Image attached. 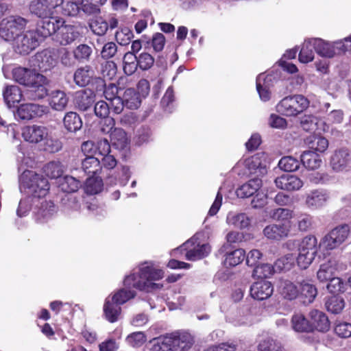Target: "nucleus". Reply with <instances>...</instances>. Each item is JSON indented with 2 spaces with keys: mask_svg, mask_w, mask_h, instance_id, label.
Returning a JSON list of instances; mask_svg holds the SVG:
<instances>
[{
  "mask_svg": "<svg viewBox=\"0 0 351 351\" xmlns=\"http://www.w3.org/2000/svg\"><path fill=\"white\" fill-rule=\"evenodd\" d=\"M163 276V271L155 267L152 262H145L139 266L138 273H132L125 278V287L110 295V298L115 303L122 305L136 296V292L128 288L149 291L158 287V284L154 282L162 279Z\"/></svg>",
  "mask_w": 351,
  "mask_h": 351,
  "instance_id": "nucleus-1",
  "label": "nucleus"
},
{
  "mask_svg": "<svg viewBox=\"0 0 351 351\" xmlns=\"http://www.w3.org/2000/svg\"><path fill=\"white\" fill-rule=\"evenodd\" d=\"M12 75L19 84L32 88L29 96L31 99H40L47 95V90L45 86L47 79L35 69L19 66L13 69Z\"/></svg>",
  "mask_w": 351,
  "mask_h": 351,
  "instance_id": "nucleus-2",
  "label": "nucleus"
},
{
  "mask_svg": "<svg viewBox=\"0 0 351 351\" xmlns=\"http://www.w3.org/2000/svg\"><path fill=\"white\" fill-rule=\"evenodd\" d=\"M19 181L21 190L38 202L47 195L49 190L48 180L32 171H25Z\"/></svg>",
  "mask_w": 351,
  "mask_h": 351,
  "instance_id": "nucleus-3",
  "label": "nucleus"
},
{
  "mask_svg": "<svg viewBox=\"0 0 351 351\" xmlns=\"http://www.w3.org/2000/svg\"><path fill=\"white\" fill-rule=\"evenodd\" d=\"M309 101L302 95L288 96L280 100L276 106V111L287 117H295L304 111Z\"/></svg>",
  "mask_w": 351,
  "mask_h": 351,
  "instance_id": "nucleus-4",
  "label": "nucleus"
},
{
  "mask_svg": "<svg viewBox=\"0 0 351 351\" xmlns=\"http://www.w3.org/2000/svg\"><path fill=\"white\" fill-rule=\"evenodd\" d=\"M27 20L20 16H10L0 23V37L8 42L14 40L23 32Z\"/></svg>",
  "mask_w": 351,
  "mask_h": 351,
  "instance_id": "nucleus-5",
  "label": "nucleus"
},
{
  "mask_svg": "<svg viewBox=\"0 0 351 351\" xmlns=\"http://www.w3.org/2000/svg\"><path fill=\"white\" fill-rule=\"evenodd\" d=\"M314 50L321 56L332 58L337 54H340L348 50V47L344 42L351 43V35L333 43L325 41L321 38H314Z\"/></svg>",
  "mask_w": 351,
  "mask_h": 351,
  "instance_id": "nucleus-6",
  "label": "nucleus"
},
{
  "mask_svg": "<svg viewBox=\"0 0 351 351\" xmlns=\"http://www.w3.org/2000/svg\"><path fill=\"white\" fill-rule=\"evenodd\" d=\"M198 237L195 234L180 247L173 251V255L182 250L186 251L185 256L188 261H196L207 256L210 252V247L208 244H200L197 242Z\"/></svg>",
  "mask_w": 351,
  "mask_h": 351,
  "instance_id": "nucleus-7",
  "label": "nucleus"
},
{
  "mask_svg": "<svg viewBox=\"0 0 351 351\" xmlns=\"http://www.w3.org/2000/svg\"><path fill=\"white\" fill-rule=\"evenodd\" d=\"M350 234V228L347 224L338 226L332 229L321 240L319 246L326 250H334L346 241Z\"/></svg>",
  "mask_w": 351,
  "mask_h": 351,
  "instance_id": "nucleus-8",
  "label": "nucleus"
},
{
  "mask_svg": "<svg viewBox=\"0 0 351 351\" xmlns=\"http://www.w3.org/2000/svg\"><path fill=\"white\" fill-rule=\"evenodd\" d=\"M293 261V256L287 254L284 258L278 259L274 266L267 263L257 265L254 269L253 276L257 278H269L278 270L289 269Z\"/></svg>",
  "mask_w": 351,
  "mask_h": 351,
  "instance_id": "nucleus-9",
  "label": "nucleus"
},
{
  "mask_svg": "<svg viewBox=\"0 0 351 351\" xmlns=\"http://www.w3.org/2000/svg\"><path fill=\"white\" fill-rule=\"evenodd\" d=\"M40 38L36 30L26 31L19 34L14 40L13 45L17 53L27 54L38 45Z\"/></svg>",
  "mask_w": 351,
  "mask_h": 351,
  "instance_id": "nucleus-10",
  "label": "nucleus"
},
{
  "mask_svg": "<svg viewBox=\"0 0 351 351\" xmlns=\"http://www.w3.org/2000/svg\"><path fill=\"white\" fill-rule=\"evenodd\" d=\"M63 0H34L29 4L30 12L42 19L53 15Z\"/></svg>",
  "mask_w": 351,
  "mask_h": 351,
  "instance_id": "nucleus-11",
  "label": "nucleus"
},
{
  "mask_svg": "<svg viewBox=\"0 0 351 351\" xmlns=\"http://www.w3.org/2000/svg\"><path fill=\"white\" fill-rule=\"evenodd\" d=\"M49 112L47 106L36 104H23L19 106L16 117L21 120H31L34 118H40Z\"/></svg>",
  "mask_w": 351,
  "mask_h": 351,
  "instance_id": "nucleus-12",
  "label": "nucleus"
},
{
  "mask_svg": "<svg viewBox=\"0 0 351 351\" xmlns=\"http://www.w3.org/2000/svg\"><path fill=\"white\" fill-rule=\"evenodd\" d=\"M330 199V193L323 189H314L305 194L304 205L310 210H319Z\"/></svg>",
  "mask_w": 351,
  "mask_h": 351,
  "instance_id": "nucleus-13",
  "label": "nucleus"
},
{
  "mask_svg": "<svg viewBox=\"0 0 351 351\" xmlns=\"http://www.w3.org/2000/svg\"><path fill=\"white\" fill-rule=\"evenodd\" d=\"M65 23V21L60 16L51 15L43 19L37 25L36 32L42 38H47L60 30Z\"/></svg>",
  "mask_w": 351,
  "mask_h": 351,
  "instance_id": "nucleus-14",
  "label": "nucleus"
},
{
  "mask_svg": "<svg viewBox=\"0 0 351 351\" xmlns=\"http://www.w3.org/2000/svg\"><path fill=\"white\" fill-rule=\"evenodd\" d=\"M330 164L336 172L347 171L351 168V154L347 149L336 150L331 156Z\"/></svg>",
  "mask_w": 351,
  "mask_h": 351,
  "instance_id": "nucleus-15",
  "label": "nucleus"
},
{
  "mask_svg": "<svg viewBox=\"0 0 351 351\" xmlns=\"http://www.w3.org/2000/svg\"><path fill=\"white\" fill-rule=\"evenodd\" d=\"M48 132L49 129L43 125H27L22 130V136L25 141L37 144L47 137Z\"/></svg>",
  "mask_w": 351,
  "mask_h": 351,
  "instance_id": "nucleus-16",
  "label": "nucleus"
},
{
  "mask_svg": "<svg viewBox=\"0 0 351 351\" xmlns=\"http://www.w3.org/2000/svg\"><path fill=\"white\" fill-rule=\"evenodd\" d=\"M267 156L261 152L252 156L245 160V167L250 174L257 176H264L267 173Z\"/></svg>",
  "mask_w": 351,
  "mask_h": 351,
  "instance_id": "nucleus-17",
  "label": "nucleus"
},
{
  "mask_svg": "<svg viewBox=\"0 0 351 351\" xmlns=\"http://www.w3.org/2000/svg\"><path fill=\"white\" fill-rule=\"evenodd\" d=\"M341 269L338 261L334 258H330L320 265L317 272V278L320 282L328 281L335 277L336 273Z\"/></svg>",
  "mask_w": 351,
  "mask_h": 351,
  "instance_id": "nucleus-18",
  "label": "nucleus"
},
{
  "mask_svg": "<svg viewBox=\"0 0 351 351\" xmlns=\"http://www.w3.org/2000/svg\"><path fill=\"white\" fill-rule=\"evenodd\" d=\"M273 292L272 284L267 280L256 282L250 287V295L257 300H264L269 298Z\"/></svg>",
  "mask_w": 351,
  "mask_h": 351,
  "instance_id": "nucleus-19",
  "label": "nucleus"
},
{
  "mask_svg": "<svg viewBox=\"0 0 351 351\" xmlns=\"http://www.w3.org/2000/svg\"><path fill=\"white\" fill-rule=\"evenodd\" d=\"M275 184L278 189L289 191H298L300 189L304 184L300 178L289 174H283L278 177L275 179Z\"/></svg>",
  "mask_w": 351,
  "mask_h": 351,
  "instance_id": "nucleus-20",
  "label": "nucleus"
},
{
  "mask_svg": "<svg viewBox=\"0 0 351 351\" xmlns=\"http://www.w3.org/2000/svg\"><path fill=\"white\" fill-rule=\"evenodd\" d=\"M34 61L36 63H34V65L40 71H47L56 65V56L50 50H44L36 54Z\"/></svg>",
  "mask_w": 351,
  "mask_h": 351,
  "instance_id": "nucleus-21",
  "label": "nucleus"
},
{
  "mask_svg": "<svg viewBox=\"0 0 351 351\" xmlns=\"http://www.w3.org/2000/svg\"><path fill=\"white\" fill-rule=\"evenodd\" d=\"M311 332L317 330L319 332H327L330 328V322L326 315L319 310L313 309L309 313Z\"/></svg>",
  "mask_w": 351,
  "mask_h": 351,
  "instance_id": "nucleus-22",
  "label": "nucleus"
},
{
  "mask_svg": "<svg viewBox=\"0 0 351 351\" xmlns=\"http://www.w3.org/2000/svg\"><path fill=\"white\" fill-rule=\"evenodd\" d=\"M289 232L290 226L286 223H273L263 229V234L267 239L276 241L287 237Z\"/></svg>",
  "mask_w": 351,
  "mask_h": 351,
  "instance_id": "nucleus-23",
  "label": "nucleus"
},
{
  "mask_svg": "<svg viewBox=\"0 0 351 351\" xmlns=\"http://www.w3.org/2000/svg\"><path fill=\"white\" fill-rule=\"evenodd\" d=\"M80 36L77 27L72 25H65L61 27L56 36V39L61 45H68Z\"/></svg>",
  "mask_w": 351,
  "mask_h": 351,
  "instance_id": "nucleus-24",
  "label": "nucleus"
},
{
  "mask_svg": "<svg viewBox=\"0 0 351 351\" xmlns=\"http://www.w3.org/2000/svg\"><path fill=\"white\" fill-rule=\"evenodd\" d=\"M36 219L40 222L47 221L56 213V207L53 202L43 200L37 202L35 205Z\"/></svg>",
  "mask_w": 351,
  "mask_h": 351,
  "instance_id": "nucleus-25",
  "label": "nucleus"
},
{
  "mask_svg": "<svg viewBox=\"0 0 351 351\" xmlns=\"http://www.w3.org/2000/svg\"><path fill=\"white\" fill-rule=\"evenodd\" d=\"M151 351H175L173 334L169 333L154 338L150 341Z\"/></svg>",
  "mask_w": 351,
  "mask_h": 351,
  "instance_id": "nucleus-26",
  "label": "nucleus"
},
{
  "mask_svg": "<svg viewBox=\"0 0 351 351\" xmlns=\"http://www.w3.org/2000/svg\"><path fill=\"white\" fill-rule=\"evenodd\" d=\"M258 308L256 306H252L239 311L235 317H233L230 322L234 326H247L252 324L255 321L254 315Z\"/></svg>",
  "mask_w": 351,
  "mask_h": 351,
  "instance_id": "nucleus-27",
  "label": "nucleus"
},
{
  "mask_svg": "<svg viewBox=\"0 0 351 351\" xmlns=\"http://www.w3.org/2000/svg\"><path fill=\"white\" fill-rule=\"evenodd\" d=\"M95 101V94L90 89L80 90L75 93L74 103L75 106L82 111L88 110Z\"/></svg>",
  "mask_w": 351,
  "mask_h": 351,
  "instance_id": "nucleus-28",
  "label": "nucleus"
},
{
  "mask_svg": "<svg viewBox=\"0 0 351 351\" xmlns=\"http://www.w3.org/2000/svg\"><path fill=\"white\" fill-rule=\"evenodd\" d=\"M272 80V76L261 73L256 77V89L260 99L263 101H267L270 99L271 92L269 91L270 83Z\"/></svg>",
  "mask_w": 351,
  "mask_h": 351,
  "instance_id": "nucleus-29",
  "label": "nucleus"
},
{
  "mask_svg": "<svg viewBox=\"0 0 351 351\" xmlns=\"http://www.w3.org/2000/svg\"><path fill=\"white\" fill-rule=\"evenodd\" d=\"M95 77V73L92 66L86 65L77 69L74 73V81L79 86H86Z\"/></svg>",
  "mask_w": 351,
  "mask_h": 351,
  "instance_id": "nucleus-30",
  "label": "nucleus"
},
{
  "mask_svg": "<svg viewBox=\"0 0 351 351\" xmlns=\"http://www.w3.org/2000/svg\"><path fill=\"white\" fill-rule=\"evenodd\" d=\"M262 186L260 178H254L242 184L236 190L238 197L246 198L253 195Z\"/></svg>",
  "mask_w": 351,
  "mask_h": 351,
  "instance_id": "nucleus-31",
  "label": "nucleus"
},
{
  "mask_svg": "<svg viewBox=\"0 0 351 351\" xmlns=\"http://www.w3.org/2000/svg\"><path fill=\"white\" fill-rule=\"evenodd\" d=\"M68 101L69 99L62 90H55L49 93V104L51 108L55 110H63L66 108Z\"/></svg>",
  "mask_w": 351,
  "mask_h": 351,
  "instance_id": "nucleus-32",
  "label": "nucleus"
},
{
  "mask_svg": "<svg viewBox=\"0 0 351 351\" xmlns=\"http://www.w3.org/2000/svg\"><path fill=\"white\" fill-rule=\"evenodd\" d=\"M3 96L9 108L21 101L23 97L21 89L15 85L6 86L3 91Z\"/></svg>",
  "mask_w": 351,
  "mask_h": 351,
  "instance_id": "nucleus-33",
  "label": "nucleus"
},
{
  "mask_svg": "<svg viewBox=\"0 0 351 351\" xmlns=\"http://www.w3.org/2000/svg\"><path fill=\"white\" fill-rule=\"evenodd\" d=\"M121 313V308L120 305L112 301L110 295L108 296L104 304V313L106 319L108 322L114 323L118 320Z\"/></svg>",
  "mask_w": 351,
  "mask_h": 351,
  "instance_id": "nucleus-34",
  "label": "nucleus"
},
{
  "mask_svg": "<svg viewBox=\"0 0 351 351\" xmlns=\"http://www.w3.org/2000/svg\"><path fill=\"white\" fill-rule=\"evenodd\" d=\"M300 162L305 168L309 170H315L321 166L322 160L317 153L311 150H306L300 155Z\"/></svg>",
  "mask_w": 351,
  "mask_h": 351,
  "instance_id": "nucleus-35",
  "label": "nucleus"
},
{
  "mask_svg": "<svg viewBox=\"0 0 351 351\" xmlns=\"http://www.w3.org/2000/svg\"><path fill=\"white\" fill-rule=\"evenodd\" d=\"M226 223L234 228L243 229L250 226V219L245 213L230 211L226 217Z\"/></svg>",
  "mask_w": 351,
  "mask_h": 351,
  "instance_id": "nucleus-36",
  "label": "nucleus"
},
{
  "mask_svg": "<svg viewBox=\"0 0 351 351\" xmlns=\"http://www.w3.org/2000/svg\"><path fill=\"white\" fill-rule=\"evenodd\" d=\"M173 334L176 350L186 351L193 346L194 340L189 332H174Z\"/></svg>",
  "mask_w": 351,
  "mask_h": 351,
  "instance_id": "nucleus-37",
  "label": "nucleus"
},
{
  "mask_svg": "<svg viewBox=\"0 0 351 351\" xmlns=\"http://www.w3.org/2000/svg\"><path fill=\"white\" fill-rule=\"evenodd\" d=\"M304 143L309 148V150L315 153H323L328 147V140L320 136H309L304 140Z\"/></svg>",
  "mask_w": 351,
  "mask_h": 351,
  "instance_id": "nucleus-38",
  "label": "nucleus"
},
{
  "mask_svg": "<svg viewBox=\"0 0 351 351\" xmlns=\"http://www.w3.org/2000/svg\"><path fill=\"white\" fill-rule=\"evenodd\" d=\"M300 296L303 299L304 303H311L314 301L317 295L316 287L308 280H302L300 282Z\"/></svg>",
  "mask_w": 351,
  "mask_h": 351,
  "instance_id": "nucleus-39",
  "label": "nucleus"
},
{
  "mask_svg": "<svg viewBox=\"0 0 351 351\" xmlns=\"http://www.w3.org/2000/svg\"><path fill=\"white\" fill-rule=\"evenodd\" d=\"M292 329L297 332H311L310 322L302 313H295L291 319Z\"/></svg>",
  "mask_w": 351,
  "mask_h": 351,
  "instance_id": "nucleus-40",
  "label": "nucleus"
},
{
  "mask_svg": "<svg viewBox=\"0 0 351 351\" xmlns=\"http://www.w3.org/2000/svg\"><path fill=\"white\" fill-rule=\"evenodd\" d=\"M82 182L73 176H66L59 180V187L66 194H73L82 186Z\"/></svg>",
  "mask_w": 351,
  "mask_h": 351,
  "instance_id": "nucleus-41",
  "label": "nucleus"
},
{
  "mask_svg": "<svg viewBox=\"0 0 351 351\" xmlns=\"http://www.w3.org/2000/svg\"><path fill=\"white\" fill-rule=\"evenodd\" d=\"M112 146L116 149L122 150L129 144V139L125 132L121 128H114L110 134Z\"/></svg>",
  "mask_w": 351,
  "mask_h": 351,
  "instance_id": "nucleus-42",
  "label": "nucleus"
},
{
  "mask_svg": "<svg viewBox=\"0 0 351 351\" xmlns=\"http://www.w3.org/2000/svg\"><path fill=\"white\" fill-rule=\"evenodd\" d=\"M279 291L284 298L289 300L295 299L299 295L298 287L293 282L287 280L280 282Z\"/></svg>",
  "mask_w": 351,
  "mask_h": 351,
  "instance_id": "nucleus-43",
  "label": "nucleus"
},
{
  "mask_svg": "<svg viewBox=\"0 0 351 351\" xmlns=\"http://www.w3.org/2000/svg\"><path fill=\"white\" fill-rule=\"evenodd\" d=\"M314 41L313 38L304 40L299 53V60L302 63H308L314 59Z\"/></svg>",
  "mask_w": 351,
  "mask_h": 351,
  "instance_id": "nucleus-44",
  "label": "nucleus"
},
{
  "mask_svg": "<svg viewBox=\"0 0 351 351\" xmlns=\"http://www.w3.org/2000/svg\"><path fill=\"white\" fill-rule=\"evenodd\" d=\"M82 168L86 174L96 175L101 171V166L97 157L89 156L82 160Z\"/></svg>",
  "mask_w": 351,
  "mask_h": 351,
  "instance_id": "nucleus-45",
  "label": "nucleus"
},
{
  "mask_svg": "<svg viewBox=\"0 0 351 351\" xmlns=\"http://www.w3.org/2000/svg\"><path fill=\"white\" fill-rule=\"evenodd\" d=\"M65 128L69 132H76L82 126L80 116L75 112H67L63 119Z\"/></svg>",
  "mask_w": 351,
  "mask_h": 351,
  "instance_id": "nucleus-46",
  "label": "nucleus"
},
{
  "mask_svg": "<svg viewBox=\"0 0 351 351\" xmlns=\"http://www.w3.org/2000/svg\"><path fill=\"white\" fill-rule=\"evenodd\" d=\"M82 0H67L60 4L62 14L68 16H76L80 12V3Z\"/></svg>",
  "mask_w": 351,
  "mask_h": 351,
  "instance_id": "nucleus-47",
  "label": "nucleus"
},
{
  "mask_svg": "<svg viewBox=\"0 0 351 351\" xmlns=\"http://www.w3.org/2000/svg\"><path fill=\"white\" fill-rule=\"evenodd\" d=\"M317 239L313 235H308L303 238L299 245V251L308 252L316 256L317 252Z\"/></svg>",
  "mask_w": 351,
  "mask_h": 351,
  "instance_id": "nucleus-48",
  "label": "nucleus"
},
{
  "mask_svg": "<svg viewBox=\"0 0 351 351\" xmlns=\"http://www.w3.org/2000/svg\"><path fill=\"white\" fill-rule=\"evenodd\" d=\"M61 201L64 210L67 213L77 211L80 208V198L75 194H65Z\"/></svg>",
  "mask_w": 351,
  "mask_h": 351,
  "instance_id": "nucleus-49",
  "label": "nucleus"
},
{
  "mask_svg": "<svg viewBox=\"0 0 351 351\" xmlns=\"http://www.w3.org/2000/svg\"><path fill=\"white\" fill-rule=\"evenodd\" d=\"M125 106L130 109H137L141 105L140 95L133 88H128L123 93Z\"/></svg>",
  "mask_w": 351,
  "mask_h": 351,
  "instance_id": "nucleus-50",
  "label": "nucleus"
},
{
  "mask_svg": "<svg viewBox=\"0 0 351 351\" xmlns=\"http://www.w3.org/2000/svg\"><path fill=\"white\" fill-rule=\"evenodd\" d=\"M245 256V251L242 249L235 250L226 254L223 264L226 267H234L240 264Z\"/></svg>",
  "mask_w": 351,
  "mask_h": 351,
  "instance_id": "nucleus-51",
  "label": "nucleus"
},
{
  "mask_svg": "<svg viewBox=\"0 0 351 351\" xmlns=\"http://www.w3.org/2000/svg\"><path fill=\"white\" fill-rule=\"evenodd\" d=\"M44 172L47 176L51 179L60 178L63 172V165L59 161H51L44 167Z\"/></svg>",
  "mask_w": 351,
  "mask_h": 351,
  "instance_id": "nucleus-52",
  "label": "nucleus"
},
{
  "mask_svg": "<svg viewBox=\"0 0 351 351\" xmlns=\"http://www.w3.org/2000/svg\"><path fill=\"white\" fill-rule=\"evenodd\" d=\"M326 309L334 314H338L345 306L343 299L339 295H332L329 297L326 301Z\"/></svg>",
  "mask_w": 351,
  "mask_h": 351,
  "instance_id": "nucleus-53",
  "label": "nucleus"
},
{
  "mask_svg": "<svg viewBox=\"0 0 351 351\" xmlns=\"http://www.w3.org/2000/svg\"><path fill=\"white\" fill-rule=\"evenodd\" d=\"M300 160L298 158L288 156L282 157L278 162V167L285 171H295L300 167Z\"/></svg>",
  "mask_w": 351,
  "mask_h": 351,
  "instance_id": "nucleus-54",
  "label": "nucleus"
},
{
  "mask_svg": "<svg viewBox=\"0 0 351 351\" xmlns=\"http://www.w3.org/2000/svg\"><path fill=\"white\" fill-rule=\"evenodd\" d=\"M102 180L98 177H89L85 182L84 190L87 194L94 195L101 191Z\"/></svg>",
  "mask_w": 351,
  "mask_h": 351,
  "instance_id": "nucleus-55",
  "label": "nucleus"
},
{
  "mask_svg": "<svg viewBox=\"0 0 351 351\" xmlns=\"http://www.w3.org/2000/svg\"><path fill=\"white\" fill-rule=\"evenodd\" d=\"M43 149L49 153H56L59 152L62 147L61 141L53 137L49 132L47 137L43 141Z\"/></svg>",
  "mask_w": 351,
  "mask_h": 351,
  "instance_id": "nucleus-56",
  "label": "nucleus"
},
{
  "mask_svg": "<svg viewBox=\"0 0 351 351\" xmlns=\"http://www.w3.org/2000/svg\"><path fill=\"white\" fill-rule=\"evenodd\" d=\"M37 200L27 195V197L21 199L19 202L18 208L16 210V215L19 217L26 216L31 208L32 203L34 205L37 203Z\"/></svg>",
  "mask_w": 351,
  "mask_h": 351,
  "instance_id": "nucleus-57",
  "label": "nucleus"
},
{
  "mask_svg": "<svg viewBox=\"0 0 351 351\" xmlns=\"http://www.w3.org/2000/svg\"><path fill=\"white\" fill-rule=\"evenodd\" d=\"M258 351H282L281 344L270 337L263 339L258 346Z\"/></svg>",
  "mask_w": 351,
  "mask_h": 351,
  "instance_id": "nucleus-58",
  "label": "nucleus"
},
{
  "mask_svg": "<svg viewBox=\"0 0 351 351\" xmlns=\"http://www.w3.org/2000/svg\"><path fill=\"white\" fill-rule=\"evenodd\" d=\"M89 25L92 32L98 36L104 35L108 28V23L102 18H97L92 20Z\"/></svg>",
  "mask_w": 351,
  "mask_h": 351,
  "instance_id": "nucleus-59",
  "label": "nucleus"
},
{
  "mask_svg": "<svg viewBox=\"0 0 351 351\" xmlns=\"http://www.w3.org/2000/svg\"><path fill=\"white\" fill-rule=\"evenodd\" d=\"M92 52L90 47L85 44H81L73 50V56L77 60L84 61L89 59Z\"/></svg>",
  "mask_w": 351,
  "mask_h": 351,
  "instance_id": "nucleus-60",
  "label": "nucleus"
},
{
  "mask_svg": "<svg viewBox=\"0 0 351 351\" xmlns=\"http://www.w3.org/2000/svg\"><path fill=\"white\" fill-rule=\"evenodd\" d=\"M313 217L307 213L301 214L298 219V229L302 232L311 230L313 226Z\"/></svg>",
  "mask_w": 351,
  "mask_h": 351,
  "instance_id": "nucleus-61",
  "label": "nucleus"
},
{
  "mask_svg": "<svg viewBox=\"0 0 351 351\" xmlns=\"http://www.w3.org/2000/svg\"><path fill=\"white\" fill-rule=\"evenodd\" d=\"M317 119L311 114H304L300 118V125L306 132L313 131L316 129Z\"/></svg>",
  "mask_w": 351,
  "mask_h": 351,
  "instance_id": "nucleus-62",
  "label": "nucleus"
},
{
  "mask_svg": "<svg viewBox=\"0 0 351 351\" xmlns=\"http://www.w3.org/2000/svg\"><path fill=\"white\" fill-rule=\"evenodd\" d=\"M270 217L277 221H287L292 218L293 211L288 208H279L273 210Z\"/></svg>",
  "mask_w": 351,
  "mask_h": 351,
  "instance_id": "nucleus-63",
  "label": "nucleus"
},
{
  "mask_svg": "<svg viewBox=\"0 0 351 351\" xmlns=\"http://www.w3.org/2000/svg\"><path fill=\"white\" fill-rule=\"evenodd\" d=\"M133 37L132 32L128 27L122 28L117 32L115 38L117 43L121 45H128Z\"/></svg>",
  "mask_w": 351,
  "mask_h": 351,
  "instance_id": "nucleus-64",
  "label": "nucleus"
}]
</instances>
